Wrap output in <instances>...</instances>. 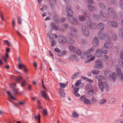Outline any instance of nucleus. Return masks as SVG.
<instances>
[{"mask_svg":"<svg viewBox=\"0 0 123 123\" xmlns=\"http://www.w3.org/2000/svg\"><path fill=\"white\" fill-rule=\"evenodd\" d=\"M96 78L98 80V85L99 88L102 92H103L104 89L107 91H108L109 87L108 85L104 82L105 79L103 76H95Z\"/></svg>","mask_w":123,"mask_h":123,"instance_id":"f257e3e1","label":"nucleus"},{"mask_svg":"<svg viewBox=\"0 0 123 123\" xmlns=\"http://www.w3.org/2000/svg\"><path fill=\"white\" fill-rule=\"evenodd\" d=\"M95 50V49L94 47H92L90 48L83 54H81V58L82 59H83L84 58L85 56L86 55L87 57L88 58H90L88 60H86L85 61V63H89L93 61L95 59V56H93L91 57L92 55L91 54V53L93 52Z\"/></svg>","mask_w":123,"mask_h":123,"instance_id":"f03ea898","label":"nucleus"},{"mask_svg":"<svg viewBox=\"0 0 123 123\" xmlns=\"http://www.w3.org/2000/svg\"><path fill=\"white\" fill-rule=\"evenodd\" d=\"M66 11L68 14L69 16L71 17L69 19V20L70 22L75 25L77 24V21L74 18L71 17L73 13L71 8L69 6H68L66 7Z\"/></svg>","mask_w":123,"mask_h":123,"instance_id":"7ed1b4c3","label":"nucleus"},{"mask_svg":"<svg viewBox=\"0 0 123 123\" xmlns=\"http://www.w3.org/2000/svg\"><path fill=\"white\" fill-rule=\"evenodd\" d=\"M81 83V80H77L76 82L75 85H73L72 86V87L74 89L73 92L75 96L77 97L80 96V94L78 92L79 90L78 87H76V86H78Z\"/></svg>","mask_w":123,"mask_h":123,"instance_id":"20e7f679","label":"nucleus"},{"mask_svg":"<svg viewBox=\"0 0 123 123\" xmlns=\"http://www.w3.org/2000/svg\"><path fill=\"white\" fill-rule=\"evenodd\" d=\"M95 62L96 63L94 65V68L101 69L103 68V65L100 60H97Z\"/></svg>","mask_w":123,"mask_h":123,"instance_id":"39448f33","label":"nucleus"},{"mask_svg":"<svg viewBox=\"0 0 123 123\" xmlns=\"http://www.w3.org/2000/svg\"><path fill=\"white\" fill-rule=\"evenodd\" d=\"M79 100L83 102L87 105H90L91 103L90 100L86 98L85 95H83L80 98Z\"/></svg>","mask_w":123,"mask_h":123,"instance_id":"423d86ee","label":"nucleus"},{"mask_svg":"<svg viewBox=\"0 0 123 123\" xmlns=\"http://www.w3.org/2000/svg\"><path fill=\"white\" fill-rule=\"evenodd\" d=\"M98 36L100 38V39L101 40H103L105 38V40L108 41L109 40V39L108 38L109 36L108 35H104L103 33H102L100 31L98 33Z\"/></svg>","mask_w":123,"mask_h":123,"instance_id":"0eeeda50","label":"nucleus"},{"mask_svg":"<svg viewBox=\"0 0 123 123\" xmlns=\"http://www.w3.org/2000/svg\"><path fill=\"white\" fill-rule=\"evenodd\" d=\"M69 50L71 51H73L74 52L77 54L78 55H80L81 54V52L79 49H78L76 50L74 47L72 45L69 46Z\"/></svg>","mask_w":123,"mask_h":123,"instance_id":"6e6552de","label":"nucleus"},{"mask_svg":"<svg viewBox=\"0 0 123 123\" xmlns=\"http://www.w3.org/2000/svg\"><path fill=\"white\" fill-rule=\"evenodd\" d=\"M109 78L110 80H113L114 81H115L117 78L116 73L114 72L111 75L109 76Z\"/></svg>","mask_w":123,"mask_h":123,"instance_id":"1a4fd4ad","label":"nucleus"},{"mask_svg":"<svg viewBox=\"0 0 123 123\" xmlns=\"http://www.w3.org/2000/svg\"><path fill=\"white\" fill-rule=\"evenodd\" d=\"M58 40L59 42L61 43H66V40L65 38L62 36H60L58 37Z\"/></svg>","mask_w":123,"mask_h":123,"instance_id":"9d476101","label":"nucleus"},{"mask_svg":"<svg viewBox=\"0 0 123 123\" xmlns=\"http://www.w3.org/2000/svg\"><path fill=\"white\" fill-rule=\"evenodd\" d=\"M86 88L87 89L89 90L88 92V94L90 92L93 93L94 92L93 89H92V86L90 84L87 85L86 86Z\"/></svg>","mask_w":123,"mask_h":123,"instance_id":"9b49d317","label":"nucleus"},{"mask_svg":"<svg viewBox=\"0 0 123 123\" xmlns=\"http://www.w3.org/2000/svg\"><path fill=\"white\" fill-rule=\"evenodd\" d=\"M41 94L42 96L45 99L48 100L49 98L46 92L43 91H41Z\"/></svg>","mask_w":123,"mask_h":123,"instance_id":"f8f14e48","label":"nucleus"},{"mask_svg":"<svg viewBox=\"0 0 123 123\" xmlns=\"http://www.w3.org/2000/svg\"><path fill=\"white\" fill-rule=\"evenodd\" d=\"M82 29L83 33L86 36L88 35L89 33L87 27L83 26L82 27Z\"/></svg>","mask_w":123,"mask_h":123,"instance_id":"ddd939ff","label":"nucleus"},{"mask_svg":"<svg viewBox=\"0 0 123 123\" xmlns=\"http://www.w3.org/2000/svg\"><path fill=\"white\" fill-rule=\"evenodd\" d=\"M116 69L117 75L118 77L120 76V75L123 73L121 72L120 68H118V66H116Z\"/></svg>","mask_w":123,"mask_h":123,"instance_id":"4468645a","label":"nucleus"},{"mask_svg":"<svg viewBox=\"0 0 123 123\" xmlns=\"http://www.w3.org/2000/svg\"><path fill=\"white\" fill-rule=\"evenodd\" d=\"M98 38L97 37L95 38L93 43V45L95 46H96L98 45Z\"/></svg>","mask_w":123,"mask_h":123,"instance_id":"2eb2a0df","label":"nucleus"},{"mask_svg":"<svg viewBox=\"0 0 123 123\" xmlns=\"http://www.w3.org/2000/svg\"><path fill=\"white\" fill-rule=\"evenodd\" d=\"M8 97L9 98V100L10 101L12 100H16V99L12 95L9 91H8Z\"/></svg>","mask_w":123,"mask_h":123,"instance_id":"dca6fc26","label":"nucleus"},{"mask_svg":"<svg viewBox=\"0 0 123 123\" xmlns=\"http://www.w3.org/2000/svg\"><path fill=\"white\" fill-rule=\"evenodd\" d=\"M8 58V48L6 49V56H3L2 57V59L3 60L4 62L6 63H7V59Z\"/></svg>","mask_w":123,"mask_h":123,"instance_id":"f3484780","label":"nucleus"},{"mask_svg":"<svg viewBox=\"0 0 123 123\" xmlns=\"http://www.w3.org/2000/svg\"><path fill=\"white\" fill-rule=\"evenodd\" d=\"M108 23L109 24L112 25L113 27H116L118 26L117 24L115 22L110 21L108 22Z\"/></svg>","mask_w":123,"mask_h":123,"instance_id":"a211bd4d","label":"nucleus"},{"mask_svg":"<svg viewBox=\"0 0 123 123\" xmlns=\"http://www.w3.org/2000/svg\"><path fill=\"white\" fill-rule=\"evenodd\" d=\"M106 101V100L105 98H102L99 100L98 104L100 105H103L105 104Z\"/></svg>","mask_w":123,"mask_h":123,"instance_id":"6ab92c4d","label":"nucleus"},{"mask_svg":"<svg viewBox=\"0 0 123 123\" xmlns=\"http://www.w3.org/2000/svg\"><path fill=\"white\" fill-rule=\"evenodd\" d=\"M47 35L49 38L51 39H53L52 37H51L55 38H56L57 37V36L55 34H49V33H48Z\"/></svg>","mask_w":123,"mask_h":123,"instance_id":"aec40b11","label":"nucleus"},{"mask_svg":"<svg viewBox=\"0 0 123 123\" xmlns=\"http://www.w3.org/2000/svg\"><path fill=\"white\" fill-rule=\"evenodd\" d=\"M96 55L98 57L101 56L102 55V52L100 49H98L96 51Z\"/></svg>","mask_w":123,"mask_h":123,"instance_id":"412c9836","label":"nucleus"},{"mask_svg":"<svg viewBox=\"0 0 123 123\" xmlns=\"http://www.w3.org/2000/svg\"><path fill=\"white\" fill-rule=\"evenodd\" d=\"M104 47H105L106 49H109L110 48L111 46L109 42H107L105 44Z\"/></svg>","mask_w":123,"mask_h":123,"instance_id":"4be33fe9","label":"nucleus"},{"mask_svg":"<svg viewBox=\"0 0 123 123\" xmlns=\"http://www.w3.org/2000/svg\"><path fill=\"white\" fill-rule=\"evenodd\" d=\"M59 92L60 95L62 97H64L65 94L64 90L62 88H60L59 90Z\"/></svg>","mask_w":123,"mask_h":123,"instance_id":"5701e85b","label":"nucleus"},{"mask_svg":"<svg viewBox=\"0 0 123 123\" xmlns=\"http://www.w3.org/2000/svg\"><path fill=\"white\" fill-rule=\"evenodd\" d=\"M51 28L55 30L59 31V29L58 28V27L57 26H55V23H52L51 24Z\"/></svg>","mask_w":123,"mask_h":123,"instance_id":"b1692460","label":"nucleus"},{"mask_svg":"<svg viewBox=\"0 0 123 123\" xmlns=\"http://www.w3.org/2000/svg\"><path fill=\"white\" fill-rule=\"evenodd\" d=\"M69 58L72 60L75 59L76 61H78L79 59L76 57V55H72L69 57Z\"/></svg>","mask_w":123,"mask_h":123,"instance_id":"393cba45","label":"nucleus"},{"mask_svg":"<svg viewBox=\"0 0 123 123\" xmlns=\"http://www.w3.org/2000/svg\"><path fill=\"white\" fill-rule=\"evenodd\" d=\"M77 31L74 28H72L71 29V36H73L74 34H75L76 32Z\"/></svg>","mask_w":123,"mask_h":123,"instance_id":"a878e982","label":"nucleus"},{"mask_svg":"<svg viewBox=\"0 0 123 123\" xmlns=\"http://www.w3.org/2000/svg\"><path fill=\"white\" fill-rule=\"evenodd\" d=\"M91 101L92 104H94L97 103L98 100L96 98L94 97H93L92 98Z\"/></svg>","mask_w":123,"mask_h":123,"instance_id":"bb28decb","label":"nucleus"},{"mask_svg":"<svg viewBox=\"0 0 123 123\" xmlns=\"http://www.w3.org/2000/svg\"><path fill=\"white\" fill-rule=\"evenodd\" d=\"M41 117V116L40 114H39L38 117L37 116L35 115L34 116V118L37 119L38 121V123H40V118Z\"/></svg>","mask_w":123,"mask_h":123,"instance_id":"cd10ccee","label":"nucleus"},{"mask_svg":"<svg viewBox=\"0 0 123 123\" xmlns=\"http://www.w3.org/2000/svg\"><path fill=\"white\" fill-rule=\"evenodd\" d=\"M18 68L19 69H21L22 68H24L25 67V66L23 64L19 63L18 65Z\"/></svg>","mask_w":123,"mask_h":123,"instance_id":"c85d7f7f","label":"nucleus"},{"mask_svg":"<svg viewBox=\"0 0 123 123\" xmlns=\"http://www.w3.org/2000/svg\"><path fill=\"white\" fill-rule=\"evenodd\" d=\"M24 79L21 76H18L16 78V81L17 82H20L21 80H23Z\"/></svg>","mask_w":123,"mask_h":123,"instance_id":"c756f323","label":"nucleus"},{"mask_svg":"<svg viewBox=\"0 0 123 123\" xmlns=\"http://www.w3.org/2000/svg\"><path fill=\"white\" fill-rule=\"evenodd\" d=\"M27 84L26 81L24 79L21 83V86L22 87H23L25 86Z\"/></svg>","mask_w":123,"mask_h":123,"instance_id":"7c9ffc66","label":"nucleus"},{"mask_svg":"<svg viewBox=\"0 0 123 123\" xmlns=\"http://www.w3.org/2000/svg\"><path fill=\"white\" fill-rule=\"evenodd\" d=\"M59 84L60 87L62 88L65 87L67 86L68 85V83L64 84L62 83H60Z\"/></svg>","mask_w":123,"mask_h":123,"instance_id":"2f4dec72","label":"nucleus"},{"mask_svg":"<svg viewBox=\"0 0 123 123\" xmlns=\"http://www.w3.org/2000/svg\"><path fill=\"white\" fill-rule=\"evenodd\" d=\"M91 72L93 74H97L99 73V71L98 70H94L92 71Z\"/></svg>","mask_w":123,"mask_h":123,"instance_id":"473e14b6","label":"nucleus"},{"mask_svg":"<svg viewBox=\"0 0 123 123\" xmlns=\"http://www.w3.org/2000/svg\"><path fill=\"white\" fill-rule=\"evenodd\" d=\"M106 48L104 47H103L102 49V50L103 53L106 54L108 52V51L106 50Z\"/></svg>","mask_w":123,"mask_h":123,"instance_id":"72a5a7b5","label":"nucleus"},{"mask_svg":"<svg viewBox=\"0 0 123 123\" xmlns=\"http://www.w3.org/2000/svg\"><path fill=\"white\" fill-rule=\"evenodd\" d=\"M80 74V73L79 72L73 74L72 76V78L73 79H74L78 75Z\"/></svg>","mask_w":123,"mask_h":123,"instance_id":"f704fd0d","label":"nucleus"},{"mask_svg":"<svg viewBox=\"0 0 123 123\" xmlns=\"http://www.w3.org/2000/svg\"><path fill=\"white\" fill-rule=\"evenodd\" d=\"M25 101H19L18 103V106H23L25 104Z\"/></svg>","mask_w":123,"mask_h":123,"instance_id":"c9c22d12","label":"nucleus"},{"mask_svg":"<svg viewBox=\"0 0 123 123\" xmlns=\"http://www.w3.org/2000/svg\"><path fill=\"white\" fill-rule=\"evenodd\" d=\"M66 53V52L65 51H63L62 52H60L59 53H58V55L60 56H62Z\"/></svg>","mask_w":123,"mask_h":123,"instance_id":"e433bc0d","label":"nucleus"},{"mask_svg":"<svg viewBox=\"0 0 123 123\" xmlns=\"http://www.w3.org/2000/svg\"><path fill=\"white\" fill-rule=\"evenodd\" d=\"M78 114L75 112H74L72 114V117L74 118H77L78 117Z\"/></svg>","mask_w":123,"mask_h":123,"instance_id":"4c0bfd02","label":"nucleus"},{"mask_svg":"<svg viewBox=\"0 0 123 123\" xmlns=\"http://www.w3.org/2000/svg\"><path fill=\"white\" fill-rule=\"evenodd\" d=\"M98 27L100 30H103L104 28V26L102 24H99L98 25Z\"/></svg>","mask_w":123,"mask_h":123,"instance_id":"58836bf2","label":"nucleus"},{"mask_svg":"<svg viewBox=\"0 0 123 123\" xmlns=\"http://www.w3.org/2000/svg\"><path fill=\"white\" fill-rule=\"evenodd\" d=\"M118 62L120 65L123 68V60L119 59L118 60Z\"/></svg>","mask_w":123,"mask_h":123,"instance_id":"ea45409f","label":"nucleus"},{"mask_svg":"<svg viewBox=\"0 0 123 123\" xmlns=\"http://www.w3.org/2000/svg\"><path fill=\"white\" fill-rule=\"evenodd\" d=\"M109 59L108 56L106 55H104L103 57V59L105 61H107Z\"/></svg>","mask_w":123,"mask_h":123,"instance_id":"a19ab883","label":"nucleus"},{"mask_svg":"<svg viewBox=\"0 0 123 123\" xmlns=\"http://www.w3.org/2000/svg\"><path fill=\"white\" fill-rule=\"evenodd\" d=\"M120 35L121 37L123 38V30H121L119 31Z\"/></svg>","mask_w":123,"mask_h":123,"instance_id":"79ce46f5","label":"nucleus"},{"mask_svg":"<svg viewBox=\"0 0 123 123\" xmlns=\"http://www.w3.org/2000/svg\"><path fill=\"white\" fill-rule=\"evenodd\" d=\"M79 18L80 20L84 21L85 19V18L82 15L80 16L79 17Z\"/></svg>","mask_w":123,"mask_h":123,"instance_id":"37998d69","label":"nucleus"},{"mask_svg":"<svg viewBox=\"0 0 123 123\" xmlns=\"http://www.w3.org/2000/svg\"><path fill=\"white\" fill-rule=\"evenodd\" d=\"M108 12L112 15H114V14L113 10L111 8H109L108 10Z\"/></svg>","mask_w":123,"mask_h":123,"instance_id":"c03bdc74","label":"nucleus"},{"mask_svg":"<svg viewBox=\"0 0 123 123\" xmlns=\"http://www.w3.org/2000/svg\"><path fill=\"white\" fill-rule=\"evenodd\" d=\"M111 73V72L109 70L106 71L105 72L104 74L105 76L109 75Z\"/></svg>","mask_w":123,"mask_h":123,"instance_id":"a18cd8bd","label":"nucleus"},{"mask_svg":"<svg viewBox=\"0 0 123 123\" xmlns=\"http://www.w3.org/2000/svg\"><path fill=\"white\" fill-rule=\"evenodd\" d=\"M120 6L121 8L123 9V0H121L120 1Z\"/></svg>","mask_w":123,"mask_h":123,"instance_id":"49530a36","label":"nucleus"},{"mask_svg":"<svg viewBox=\"0 0 123 123\" xmlns=\"http://www.w3.org/2000/svg\"><path fill=\"white\" fill-rule=\"evenodd\" d=\"M88 7L89 10H93L95 9L94 7L91 6L90 5H88Z\"/></svg>","mask_w":123,"mask_h":123,"instance_id":"de8ad7c7","label":"nucleus"},{"mask_svg":"<svg viewBox=\"0 0 123 123\" xmlns=\"http://www.w3.org/2000/svg\"><path fill=\"white\" fill-rule=\"evenodd\" d=\"M49 3L50 5H52L53 4H54L55 3V0H49Z\"/></svg>","mask_w":123,"mask_h":123,"instance_id":"09e8293b","label":"nucleus"},{"mask_svg":"<svg viewBox=\"0 0 123 123\" xmlns=\"http://www.w3.org/2000/svg\"><path fill=\"white\" fill-rule=\"evenodd\" d=\"M42 111L43 112V114L44 115H46L47 113V111L44 109H43Z\"/></svg>","mask_w":123,"mask_h":123,"instance_id":"8fccbe9b","label":"nucleus"},{"mask_svg":"<svg viewBox=\"0 0 123 123\" xmlns=\"http://www.w3.org/2000/svg\"><path fill=\"white\" fill-rule=\"evenodd\" d=\"M16 85V83H14L13 84H12L10 86V87L11 88H14Z\"/></svg>","mask_w":123,"mask_h":123,"instance_id":"3c124183","label":"nucleus"},{"mask_svg":"<svg viewBox=\"0 0 123 123\" xmlns=\"http://www.w3.org/2000/svg\"><path fill=\"white\" fill-rule=\"evenodd\" d=\"M18 23L19 24H21V18L20 17H19L18 18Z\"/></svg>","mask_w":123,"mask_h":123,"instance_id":"603ef678","label":"nucleus"},{"mask_svg":"<svg viewBox=\"0 0 123 123\" xmlns=\"http://www.w3.org/2000/svg\"><path fill=\"white\" fill-rule=\"evenodd\" d=\"M120 79L122 81H123V74H121L120 75Z\"/></svg>","mask_w":123,"mask_h":123,"instance_id":"864d4df0","label":"nucleus"},{"mask_svg":"<svg viewBox=\"0 0 123 123\" xmlns=\"http://www.w3.org/2000/svg\"><path fill=\"white\" fill-rule=\"evenodd\" d=\"M58 61L59 62L61 63H62L63 64H65V62L62 60L61 59H59L58 60Z\"/></svg>","mask_w":123,"mask_h":123,"instance_id":"5fc2aeb1","label":"nucleus"},{"mask_svg":"<svg viewBox=\"0 0 123 123\" xmlns=\"http://www.w3.org/2000/svg\"><path fill=\"white\" fill-rule=\"evenodd\" d=\"M56 43L53 40L52 41L51 43L52 47L53 46L56 44Z\"/></svg>","mask_w":123,"mask_h":123,"instance_id":"6e6d98bb","label":"nucleus"},{"mask_svg":"<svg viewBox=\"0 0 123 123\" xmlns=\"http://www.w3.org/2000/svg\"><path fill=\"white\" fill-rule=\"evenodd\" d=\"M54 50L55 52H58V53H59L60 52V50L57 48H55L54 49Z\"/></svg>","mask_w":123,"mask_h":123,"instance_id":"4d7b16f0","label":"nucleus"},{"mask_svg":"<svg viewBox=\"0 0 123 123\" xmlns=\"http://www.w3.org/2000/svg\"><path fill=\"white\" fill-rule=\"evenodd\" d=\"M13 91L15 94H17L19 93L17 91V89L16 90L15 89H13Z\"/></svg>","mask_w":123,"mask_h":123,"instance_id":"13d9d810","label":"nucleus"},{"mask_svg":"<svg viewBox=\"0 0 123 123\" xmlns=\"http://www.w3.org/2000/svg\"><path fill=\"white\" fill-rule=\"evenodd\" d=\"M67 43H71L73 42V40L71 39H70L69 40H68V41H67Z\"/></svg>","mask_w":123,"mask_h":123,"instance_id":"bf43d9fd","label":"nucleus"},{"mask_svg":"<svg viewBox=\"0 0 123 123\" xmlns=\"http://www.w3.org/2000/svg\"><path fill=\"white\" fill-rule=\"evenodd\" d=\"M105 15V14L104 13L103 14H102V13H101V14H100L101 18L103 20V17H104V15Z\"/></svg>","mask_w":123,"mask_h":123,"instance_id":"052dcab7","label":"nucleus"},{"mask_svg":"<svg viewBox=\"0 0 123 123\" xmlns=\"http://www.w3.org/2000/svg\"><path fill=\"white\" fill-rule=\"evenodd\" d=\"M112 38L113 40H115L116 39V36L115 35H113L112 36Z\"/></svg>","mask_w":123,"mask_h":123,"instance_id":"680f3d73","label":"nucleus"},{"mask_svg":"<svg viewBox=\"0 0 123 123\" xmlns=\"http://www.w3.org/2000/svg\"><path fill=\"white\" fill-rule=\"evenodd\" d=\"M28 90L30 91L32 89V86L30 85H29L28 86Z\"/></svg>","mask_w":123,"mask_h":123,"instance_id":"e2e57ef3","label":"nucleus"},{"mask_svg":"<svg viewBox=\"0 0 123 123\" xmlns=\"http://www.w3.org/2000/svg\"><path fill=\"white\" fill-rule=\"evenodd\" d=\"M17 33L18 35L20 37H21L22 36V35L18 31H17Z\"/></svg>","mask_w":123,"mask_h":123,"instance_id":"0e129e2a","label":"nucleus"},{"mask_svg":"<svg viewBox=\"0 0 123 123\" xmlns=\"http://www.w3.org/2000/svg\"><path fill=\"white\" fill-rule=\"evenodd\" d=\"M120 57L122 58L123 59V52H122L120 53Z\"/></svg>","mask_w":123,"mask_h":123,"instance_id":"69168bd1","label":"nucleus"},{"mask_svg":"<svg viewBox=\"0 0 123 123\" xmlns=\"http://www.w3.org/2000/svg\"><path fill=\"white\" fill-rule=\"evenodd\" d=\"M46 6H43V7L41 8L40 9V10L42 11H43V9H44V10H45V9L46 8Z\"/></svg>","mask_w":123,"mask_h":123,"instance_id":"338daca9","label":"nucleus"},{"mask_svg":"<svg viewBox=\"0 0 123 123\" xmlns=\"http://www.w3.org/2000/svg\"><path fill=\"white\" fill-rule=\"evenodd\" d=\"M24 70L25 72L26 73L28 71V70L26 69V67H25V68H24Z\"/></svg>","mask_w":123,"mask_h":123,"instance_id":"774afa93","label":"nucleus"}]
</instances>
